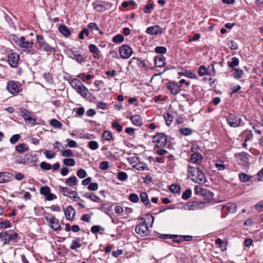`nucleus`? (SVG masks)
I'll return each instance as SVG.
<instances>
[{"label": "nucleus", "instance_id": "obj_6", "mask_svg": "<svg viewBox=\"0 0 263 263\" xmlns=\"http://www.w3.org/2000/svg\"><path fill=\"white\" fill-rule=\"evenodd\" d=\"M167 141L166 136L163 133H158L152 137V142L155 144V148L164 147Z\"/></svg>", "mask_w": 263, "mask_h": 263}, {"label": "nucleus", "instance_id": "obj_43", "mask_svg": "<svg viewBox=\"0 0 263 263\" xmlns=\"http://www.w3.org/2000/svg\"><path fill=\"white\" fill-rule=\"evenodd\" d=\"M63 162L64 165L66 166H73L75 165L76 162L73 159L71 158H65L63 160Z\"/></svg>", "mask_w": 263, "mask_h": 263}, {"label": "nucleus", "instance_id": "obj_31", "mask_svg": "<svg viewBox=\"0 0 263 263\" xmlns=\"http://www.w3.org/2000/svg\"><path fill=\"white\" fill-rule=\"evenodd\" d=\"M44 218L46 221L49 223L50 227L53 224L55 217L52 214L45 212L44 214Z\"/></svg>", "mask_w": 263, "mask_h": 263}, {"label": "nucleus", "instance_id": "obj_61", "mask_svg": "<svg viewBox=\"0 0 263 263\" xmlns=\"http://www.w3.org/2000/svg\"><path fill=\"white\" fill-rule=\"evenodd\" d=\"M192 195V191L190 189H186L182 194V198L184 200L189 199Z\"/></svg>", "mask_w": 263, "mask_h": 263}, {"label": "nucleus", "instance_id": "obj_32", "mask_svg": "<svg viewBox=\"0 0 263 263\" xmlns=\"http://www.w3.org/2000/svg\"><path fill=\"white\" fill-rule=\"evenodd\" d=\"M178 74L181 76H185L190 79H194L197 78V77L196 74L194 73V71L191 70H186L184 72H179Z\"/></svg>", "mask_w": 263, "mask_h": 263}, {"label": "nucleus", "instance_id": "obj_19", "mask_svg": "<svg viewBox=\"0 0 263 263\" xmlns=\"http://www.w3.org/2000/svg\"><path fill=\"white\" fill-rule=\"evenodd\" d=\"M76 90L84 98H88L90 95L89 91L84 84L80 86L78 88L76 89Z\"/></svg>", "mask_w": 263, "mask_h": 263}, {"label": "nucleus", "instance_id": "obj_9", "mask_svg": "<svg viewBox=\"0 0 263 263\" xmlns=\"http://www.w3.org/2000/svg\"><path fill=\"white\" fill-rule=\"evenodd\" d=\"M67 54L68 57L73 60H75L79 64H82L86 62V58H84L81 54L77 51L73 50L72 49L67 50Z\"/></svg>", "mask_w": 263, "mask_h": 263}, {"label": "nucleus", "instance_id": "obj_47", "mask_svg": "<svg viewBox=\"0 0 263 263\" xmlns=\"http://www.w3.org/2000/svg\"><path fill=\"white\" fill-rule=\"evenodd\" d=\"M163 117L165 120L167 125L169 126L171 124L173 120V116L169 113H166L163 115Z\"/></svg>", "mask_w": 263, "mask_h": 263}, {"label": "nucleus", "instance_id": "obj_21", "mask_svg": "<svg viewBox=\"0 0 263 263\" xmlns=\"http://www.w3.org/2000/svg\"><path fill=\"white\" fill-rule=\"evenodd\" d=\"M64 213L67 220H71L75 215V211L72 206L69 205L64 210Z\"/></svg>", "mask_w": 263, "mask_h": 263}, {"label": "nucleus", "instance_id": "obj_54", "mask_svg": "<svg viewBox=\"0 0 263 263\" xmlns=\"http://www.w3.org/2000/svg\"><path fill=\"white\" fill-rule=\"evenodd\" d=\"M88 147L91 150H96L98 148L99 144L96 141H90L88 143Z\"/></svg>", "mask_w": 263, "mask_h": 263}, {"label": "nucleus", "instance_id": "obj_14", "mask_svg": "<svg viewBox=\"0 0 263 263\" xmlns=\"http://www.w3.org/2000/svg\"><path fill=\"white\" fill-rule=\"evenodd\" d=\"M20 59V55L16 52L10 53L8 56V62L10 66L15 68L17 66Z\"/></svg>", "mask_w": 263, "mask_h": 263}, {"label": "nucleus", "instance_id": "obj_46", "mask_svg": "<svg viewBox=\"0 0 263 263\" xmlns=\"http://www.w3.org/2000/svg\"><path fill=\"white\" fill-rule=\"evenodd\" d=\"M179 133L184 136H189L192 134V129L190 128H180L179 130Z\"/></svg>", "mask_w": 263, "mask_h": 263}, {"label": "nucleus", "instance_id": "obj_23", "mask_svg": "<svg viewBox=\"0 0 263 263\" xmlns=\"http://www.w3.org/2000/svg\"><path fill=\"white\" fill-rule=\"evenodd\" d=\"M202 158L201 154L195 152L191 155L189 161L193 163L199 164L201 162Z\"/></svg>", "mask_w": 263, "mask_h": 263}, {"label": "nucleus", "instance_id": "obj_48", "mask_svg": "<svg viewBox=\"0 0 263 263\" xmlns=\"http://www.w3.org/2000/svg\"><path fill=\"white\" fill-rule=\"evenodd\" d=\"M59 188L62 193L63 195L65 196H69V194L72 192V190L67 187H63L61 186H59Z\"/></svg>", "mask_w": 263, "mask_h": 263}, {"label": "nucleus", "instance_id": "obj_34", "mask_svg": "<svg viewBox=\"0 0 263 263\" xmlns=\"http://www.w3.org/2000/svg\"><path fill=\"white\" fill-rule=\"evenodd\" d=\"M88 49L91 53L95 54L94 58H97V55L100 53L99 48L94 44H90L88 46Z\"/></svg>", "mask_w": 263, "mask_h": 263}, {"label": "nucleus", "instance_id": "obj_58", "mask_svg": "<svg viewBox=\"0 0 263 263\" xmlns=\"http://www.w3.org/2000/svg\"><path fill=\"white\" fill-rule=\"evenodd\" d=\"M101 230H102V231H105V229L98 225L93 226L91 228V232L92 233H99V232H100V231Z\"/></svg>", "mask_w": 263, "mask_h": 263}, {"label": "nucleus", "instance_id": "obj_26", "mask_svg": "<svg viewBox=\"0 0 263 263\" xmlns=\"http://www.w3.org/2000/svg\"><path fill=\"white\" fill-rule=\"evenodd\" d=\"M2 175V179L3 183H6L11 181L13 178V174L9 172H1Z\"/></svg>", "mask_w": 263, "mask_h": 263}, {"label": "nucleus", "instance_id": "obj_24", "mask_svg": "<svg viewBox=\"0 0 263 263\" xmlns=\"http://www.w3.org/2000/svg\"><path fill=\"white\" fill-rule=\"evenodd\" d=\"M133 63L137 65L140 68L146 67V64L144 61L139 58H133L129 62V64L132 65Z\"/></svg>", "mask_w": 263, "mask_h": 263}, {"label": "nucleus", "instance_id": "obj_37", "mask_svg": "<svg viewBox=\"0 0 263 263\" xmlns=\"http://www.w3.org/2000/svg\"><path fill=\"white\" fill-rule=\"evenodd\" d=\"M113 138L112 134L109 130L105 131L102 136V139L103 140L110 141Z\"/></svg>", "mask_w": 263, "mask_h": 263}, {"label": "nucleus", "instance_id": "obj_33", "mask_svg": "<svg viewBox=\"0 0 263 263\" xmlns=\"http://www.w3.org/2000/svg\"><path fill=\"white\" fill-rule=\"evenodd\" d=\"M70 86L75 90L78 88L80 86H82L83 84L78 79H74L70 82Z\"/></svg>", "mask_w": 263, "mask_h": 263}, {"label": "nucleus", "instance_id": "obj_45", "mask_svg": "<svg viewBox=\"0 0 263 263\" xmlns=\"http://www.w3.org/2000/svg\"><path fill=\"white\" fill-rule=\"evenodd\" d=\"M243 74V71L241 69L234 68L233 77L236 79H240Z\"/></svg>", "mask_w": 263, "mask_h": 263}, {"label": "nucleus", "instance_id": "obj_50", "mask_svg": "<svg viewBox=\"0 0 263 263\" xmlns=\"http://www.w3.org/2000/svg\"><path fill=\"white\" fill-rule=\"evenodd\" d=\"M239 179L241 182H246L249 181L252 177L244 173H240L239 175Z\"/></svg>", "mask_w": 263, "mask_h": 263}, {"label": "nucleus", "instance_id": "obj_30", "mask_svg": "<svg viewBox=\"0 0 263 263\" xmlns=\"http://www.w3.org/2000/svg\"><path fill=\"white\" fill-rule=\"evenodd\" d=\"M78 179L76 176H71L65 181V184L69 186H73L77 184Z\"/></svg>", "mask_w": 263, "mask_h": 263}, {"label": "nucleus", "instance_id": "obj_49", "mask_svg": "<svg viewBox=\"0 0 263 263\" xmlns=\"http://www.w3.org/2000/svg\"><path fill=\"white\" fill-rule=\"evenodd\" d=\"M112 127L115 129L118 133L121 132L123 130L122 126L116 121L112 122Z\"/></svg>", "mask_w": 263, "mask_h": 263}, {"label": "nucleus", "instance_id": "obj_7", "mask_svg": "<svg viewBox=\"0 0 263 263\" xmlns=\"http://www.w3.org/2000/svg\"><path fill=\"white\" fill-rule=\"evenodd\" d=\"M226 119L229 125L232 127H237L241 125V119L236 114H229L226 117Z\"/></svg>", "mask_w": 263, "mask_h": 263}, {"label": "nucleus", "instance_id": "obj_39", "mask_svg": "<svg viewBox=\"0 0 263 263\" xmlns=\"http://www.w3.org/2000/svg\"><path fill=\"white\" fill-rule=\"evenodd\" d=\"M124 40V37L123 35L121 34H116L113 37L112 39V42L115 44H120L123 42Z\"/></svg>", "mask_w": 263, "mask_h": 263}, {"label": "nucleus", "instance_id": "obj_36", "mask_svg": "<svg viewBox=\"0 0 263 263\" xmlns=\"http://www.w3.org/2000/svg\"><path fill=\"white\" fill-rule=\"evenodd\" d=\"M133 167L138 171L148 170V167L147 166L146 164L138 162L133 165Z\"/></svg>", "mask_w": 263, "mask_h": 263}, {"label": "nucleus", "instance_id": "obj_64", "mask_svg": "<svg viewBox=\"0 0 263 263\" xmlns=\"http://www.w3.org/2000/svg\"><path fill=\"white\" fill-rule=\"evenodd\" d=\"M44 154L47 159H52L55 156V154L51 150H46L44 152Z\"/></svg>", "mask_w": 263, "mask_h": 263}, {"label": "nucleus", "instance_id": "obj_16", "mask_svg": "<svg viewBox=\"0 0 263 263\" xmlns=\"http://www.w3.org/2000/svg\"><path fill=\"white\" fill-rule=\"evenodd\" d=\"M146 32L153 35H161L163 32V30L159 25H155L148 27Z\"/></svg>", "mask_w": 263, "mask_h": 263}, {"label": "nucleus", "instance_id": "obj_17", "mask_svg": "<svg viewBox=\"0 0 263 263\" xmlns=\"http://www.w3.org/2000/svg\"><path fill=\"white\" fill-rule=\"evenodd\" d=\"M217 208L222 211H227L231 213L235 212L237 210V206L233 203H228L223 205H220Z\"/></svg>", "mask_w": 263, "mask_h": 263}, {"label": "nucleus", "instance_id": "obj_62", "mask_svg": "<svg viewBox=\"0 0 263 263\" xmlns=\"http://www.w3.org/2000/svg\"><path fill=\"white\" fill-rule=\"evenodd\" d=\"M77 175L80 178H84L87 176V173L84 169L81 168L78 170Z\"/></svg>", "mask_w": 263, "mask_h": 263}, {"label": "nucleus", "instance_id": "obj_42", "mask_svg": "<svg viewBox=\"0 0 263 263\" xmlns=\"http://www.w3.org/2000/svg\"><path fill=\"white\" fill-rule=\"evenodd\" d=\"M49 124L51 126L57 128H60L62 126V124L59 121L54 119H51Z\"/></svg>", "mask_w": 263, "mask_h": 263}, {"label": "nucleus", "instance_id": "obj_12", "mask_svg": "<svg viewBox=\"0 0 263 263\" xmlns=\"http://www.w3.org/2000/svg\"><path fill=\"white\" fill-rule=\"evenodd\" d=\"M38 160V157L36 155L26 154L20 163L24 164H30L31 165H36V162Z\"/></svg>", "mask_w": 263, "mask_h": 263}, {"label": "nucleus", "instance_id": "obj_2", "mask_svg": "<svg viewBox=\"0 0 263 263\" xmlns=\"http://www.w3.org/2000/svg\"><path fill=\"white\" fill-rule=\"evenodd\" d=\"M187 176L195 183L202 184L205 182L204 174L198 167L189 166L187 168Z\"/></svg>", "mask_w": 263, "mask_h": 263}, {"label": "nucleus", "instance_id": "obj_13", "mask_svg": "<svg viewBox=\"0 0 263 263\" xmlns=\"http://www.w3.org/2000/svg\"><path fill=\"white\" fill-rule=\"evenodd\" d=\"M195 191L197 193L200 194L204 198L205 200L208 201L213 198V193L206 189H203L197 186L195 188Z\"/></svg>", "mask_w": 263, "mask_h": 263}, {"label": "nucleus", "instance_id": "obj_44", "mask_svg": "<svg viewBox=\"0 0 263 263\" xmlns=\"http://www.w3.org/2000/svg\"><path fill=\"white\" fill-rule=\"evenodd\" d=\"M128 200L133 203H137L139 201V197L137 194L131 193L128 196Z\"/></svg>", "mask_w": 263, "mask_h": 263}, {"label": "nucleus", "instance_id": "obj_10", "mask_svg": "<svg viewBox=\"0 0 263 263\" xmlns=\"http://www.w3.org/2000/svg\"><path fill=\"white\" fill-rule=\"evenodd\" d=\"M133 53L132 48L128 45H122L119 48V53L122 59H128L132 55Z\"/></svg>", "mask_w": 263, "mask_h": 263}, {"label": "nucleus", "instance_id": "obj_25", "mask_svg": "<svg viewBox=\"0 0 263 263\" xmlns=\"http://www.w3.org/2000/svg\"><path fill=\"white\" fill-rule=\"evenodd\" d=\"M155 66L158 67H162L165 64V58L163 55H159L155 57Z\"/></svg>", "mask_w": 263, "mask_h": 263}, {"label": "nucleus", "instance_id": "obj_20", "mask_svg": "<svg viewBox=\"0 0 263 263\" xmlns=\"http://www.w3.org/2000/svg\"><path fill=\"white\" fill-rule=\"evenodd\" d=\"M140 197L141 202L144 204V205L147 208H151L152 205L148 199L147 193L145 192H142L140 195Z\"/></svg>", "mask_w": 263, "mask_h": 263}, {"label": "nucleus", "instance_id": "obj_18", "mask_svg": "<svg viewBox=\"0 0 263 263\" xmlns=\"http://www.w3.org/2000/svg\"><path fill=\"white\" fill-rule=\"evenodd\" d=\"M92 5L94 10L97 12H102L106 11L105 6H104L103 1H96L92 4Z\"/></svg>", "mask_w": 263, "mask_h": 263}, {"label": "nucleus", "instance_id": "obj_51", "mask_svg": "<svg viewBox=\"0 0 263 263\" xmlns=\"http://www.w3.org/2000/svg\"><path fill=\"white\" fill-rule=\"evenodd\" d=\"M21 116L26 120L27 119L30 117V113L27 109L22 108L20 109Z\"/></svg>", "mask_w": 263, "mask_h": 263}, {"label": "nucleus", "instance_id": "obj_63", "mask_svg": "<svg viewBox=\"0 0 263 263\" xmlns=\"http://www.w3.org/2000/svg\"><path fill=\"white\" fill-rule=\"evenodd\" d=\"M21 138V136L20 134H15L13 135L10 139V142L11 144L16 143Z\"/></svg>", "mask_w": 263, "mask_h": 263}, {"label": "nucleus", "instance_id": "obj_4", "mask_svg": "<svg viewBox=\"0 0 263 263\" xmlns=\"http://www.w3.org/2000/svg\"><path fill=\"white\" fill-rule=\"evenodd\" d=\"M0 238L4 244H8L10 241L17 242L20 239L18 234L16 232L9 233L7 231H3L0 233Z\"/></svg>", "mask_w": 263, "mask_h": 263}, {"label": "nucleus", "instance_id": "obj_55", "mask_svg": "<svg viewBox=\"0 0 263 263\" xmlns=\"http://www.w3.org/2000/svg\"><path fill=\"white\" fill-rule=\"evenodd\" d=\"M170 191L174 193H179L180 187L178 184H172L170 187Z\"/></svg>", "mask_w": 263, "mask_h": 263}, {"label": "nucleus", "instance_id": "obj_35", "mask_svg": "<svg viewBox=\"0 0 263 263\" xmlns=\"http://www.w3.org/2000/svg\"><path fill=\"white\" fill-rule=\"evenodd\" d=\"M198 74L200 76L202 77L206 75H210L211 73L205 66L201 65L199 68Z\"/></svg>", "mask_w": 263, "mask_h": 263}, {"label": "nucleus", "instance_id": "obj_59", "mask_svg": "<svg viewBox=\"0 0 263 263\" xmlns=\"http://www.w3.org/2000/svg\"><path fill=\"white\" fill-rule=\"evenodd\" d=\"M50 192V189L47 186H43L40 189V193L46 196Z\"/></svg>", "mask_w": 263, "mask_h": 263}, {"label": "nucleus", "instance_id": "obj_41", "mask_svg": "<svg viewBox=\"0 0 263 263\" xmlns=\"http://www.w3.org/2000/svg\"><path fill=\"white\" fill-rule=\"evenodd\" d=\"M16 151L18 153H23L28 149V146L25 143H21L15 147Z\"/></svg>", "mask_w": 263, "mask_h": 263}, {"label": "nucleus", "instance_id": "obj_15", "mask_svg": "<svg viewBox=\"0 0 263 263\" xmlns=\"http://www.w3.org/2000/svg\"><path fill=\"white\" fill-rule=\"evenodd\" d=\"M166 87L171 91V93L174 95L179 93L181 91L180 85L174 82L167 83Z\"/></svg>", "mask_w": 263, "mask_h": 263}, {"label": "nucleus", "instance_id": "obj_8", "mask_svg": "<svg viewBox=\"0 0 263 263\" xmlns=\"http://www.w3.org/2000/svg\"><path fill=\"white\" fill-rule=\"evenodd\" d=\"M6 89L12 95L18 93L23 90L21 85H18V82L14 81L7 82Z\"/></svg>", "mask_w": 263, "mask_h": 263}, {"label": "nucleus", "instance_id": "obj_38", "mask_svg": "<svg viewBox=\"0 0 263 263\" xmlns=\"http://www.w3.org/2000/svg\"><path fill=\"white\" fill-rule=\"evenodd\" d=\"M215 167L219 171H223L226 168V165L224 164V161L217 160L215 161Z\"/></svg>", "mask_w": 263, "mask_h": 263}, {"label": "nucleus", "instance_id": "obj_52", "mask_svg": "<svg viewBox=\"0 0 263 263\" xmlns=\"http://www.w3.org/2000/svg\"><path fill=\"white\" fill-rule=\"evenodd\" d=\"M199 204L196 201L189 202L186 204V207L189 210H194L198 206Z\"/></svg>", "mask_w": 263, "mask_h": 263}, {"label": "nucleus", "instance_id": "obj_56", "mask_svg": "<svg viewBox=\"0 0 263 263\" xmlns=\"http://www.w3.org/2000/svg\"><path fill=\"white\" fill-rule=\"evenodd\" d=\"M40 167L42 170L45 171L50 170L52 168V166L50 164L45 161L42 162L40 163Z\"/></svg>", "mask_w": 263, "mask_h": 263}, {"label": "nucleus", "instance_id": "obj_40", "mask_svg": "<svg viewBox=\"0 0 263 263\" xmlns=\"http://www.w3.org/2000/svg\"><path fill=\"white\" fill-rule=\"evenodd\" d=\"M239 60L236 57H233L231 62L227 63L228 65L231 68H234L239 65Z\"/></svg>", "mask_w": 263, "mask_h": 263}, {"label": "nucleus", "instance_id": "obj_1", "mask_svg": "<svg viewBox=\"0 0 263 263\" xmlns=\"http://www.w3.org/2000/svg\"><path fill=\"white\" fill-rule=\"evenodd\" d=\"M141 221L136 226L135 232L141 237H145L148 235L149 231L148 228L147 224L150 221H152V224L154 222V217L150 214H147L145 218H141Z\"/></svg>", "mask_w": 263, "mask_h": 263}, {"label": "nucleus", "instance_id": "obj_22", "mask_svg": "<svg viewBox=\"0 0 263 263\" xmlns=\"http://www.w3.org/2000/svg\"><path fill=\"white\" fill-rule=\"evenodd\" d=\"M83 197L95 202H99L101 201L100 197L97 196L93 193L86 192L84 194Z\"/></svg>", "mask_w": 263, "mask_h": 263}, {"label": "nucleus", "instance_id": "obj_3", "mask_svg": "<svg viewBox=\"0 0 263 263\" xmlns=\"http://www.w3.org/2000/svg\"><path fill=\"white\" fill-rule=\"evenodd\" d=\"M15 42L17 45L20 48L23 49V51L26 52L27 54H34L37 52V51L32 49L33 43L32 42L26 41L25 37L24 36H21L18 40Z\"/></svg>", "mask_w": 263, "mask_h": 263}, {"label": "nucleus", "instance_id": "obj_57", "mask_svg": "<svg viewBox=\"0 0 263 263\" xmlns=\"http://www.w3.org/2000/svg\"><path fill=\"white\" fill-rule=\"evenodd\" d=\"M127 174L124 172H119L118 174V178L120 181H125L127 179Z\"/></svg>", "mask_w": 263, "mask_h": 263}, {"label": "nucleus", "instance_id": "obj_29", "mask_svg": "<svg viewBox=\"0 0 263 263\" xmlns=\"http://www.w3.org/2000/svg\"><path fill=\"white\" fill-rule=\"evenodd\" d=\"M59 30L60 32L66 37L69 36L71 34L70 30L64 24L60 25L59 27Z\"/></svg>", "mask_w": 263, "mask_h": 263}, {"label": "nucleus", "instance_id": "obj_11", "mask_svg": "<svg viewBox=\"0 0 263 263\" xmlns=\"http://www.w3.org/2000/svg\"><path fill=\"white\" fill-rule=\"evenodd\" d=\"M250 155L246 152H241L235 155L238 163L242 166H248L249 164Z\"/></svg>", "mask_w": 263, "mask_h": 263}, {"label": "nucleus", "instance_id": "obj_53", "mask_svg": "<svg viewBox=\"0 0 263 263\" xmlns=\"http://www.w3.org/2000/svg\"><path fill=\"white\" fill-rule=\"evenodd\" d=\"M51 228L54 231H61L62 228L60 225L59 221L57 218L54 220L53 224L51 226Z\"/></svg>", "mask_w": 263, "mask_h": 263}, {"label": "nucleus", "instance_id": "obj_27", "mask_svg": "<svg viewBox=\"0 0 263 263\" xmlns=\"http://www.w3.org/2000/svg\"><path fill=\"white\" fill-rule=\"evenodd\" d=\"M81 241V240L80 237L77 238L75 240L72 241L69 248L71 250L77 251V249L81 248L82 246Z\"/></svg>", "mask_w": 263, "mask_h": 263}, {"label": "nucleus", "instance_id": "obj_5", "mask_svg": "<svg viewBox=\"0 0 263 263\" xmlns=\"http://www.w3.org/2000/svg\"><path fill=\"white\" fill-rule=\"evenodd\" d=\"M36 41L41 50L45 52H54L56 51V48L48 44L42 35H36Z\"/></svg>", "mask_w": 263, "mask_h": 263}, {"label": "nucleus", "instance_id": "obj_60", "mask_svg": "<svg viewBox=\"0 0 263 263\" xmlns=\"http://www.w3.org/2000/svg\"><path fill=\"white\" fill-rule=\"evenodd\" d=\"M166 50V48L164 46H157L155 49V52L159 54H164Z\"/></svg>", "mask_w": 263, "mask_h": 263}, {"label": "nucleus", "instance_id": "obj_28", "mask_svg": "<svg viewBox=\"0 0 263 263\" xmlns=\"http://www.w3.org/2000/svg\"><path fill=\"white\" fill-rule=\"evenodd\" d=\"M130 120L132 123L138 126H141L142 125V122L141 117L138 115H135L130 117Z\"/></svg>", "mask_w": 263, "mask_h": 263}]
</instances>
